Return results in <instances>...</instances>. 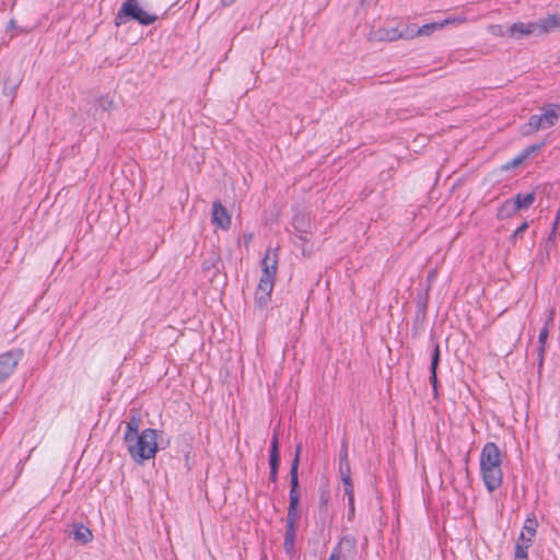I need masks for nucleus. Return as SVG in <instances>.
Segmentation results:
<instances>
[{
	"instance_id": "1",
	"label": "nucleus",
	"mask_w": 560,
	"mask_h": 560,
	"mask_svg": "<svg viewBox=\"0 0 560 560\" xmlns=\"http://www.w3.org/2000/svg\"><path fill=\"white\" fill-rule=\"evenodd\" d=\"M278 269V252L268 248L261 260V276L255 292V305L260 310L265 308L270 300L275 287Z\"/></svg>"
},
{
	"instance_id": "2",
	"label": "nucleus",
	"mask_w": 560,
	"mask_h": 560,
	"mask_svg": "<svg viewBox=\"0 0 560 560\" xmlns=\"http://www.w3.org/2000/svg\"><path fill=\"white\" fill-rule=\"evenodd\" d=\"M156 435V430L149 428L144 429L139 435L132 438V441L125 442L128 452L135 462L141 464L155 456L158 452Z\"/></svg>"
},
{
	"instance_id": "3",
	"label": "nucleus",
	"mask_w": 560,
	"mask_h": 560,
	"mask_svg": "<svg viewBox=\"0 0 560 560\" xmlns=\"http://www.w3.org/2000/svg\"><path fill=\"white\" fill-rule=\"evenodd\" d=\"M560 118V104H547L540 108V114L532 115L528 121L522 127L524 136L548 129L557 125Z\"/></svg>"
},
{
	"instance_id": "4",
	"label": "nucleus",
	"mask_w": 560,
	"mask_h": 560,
	"mask_svg": "<svg viewBox=\"0 0 560 560\" xmlns=\"http://www.w3.org/2000/svg\"><path fill=\"white\" fill-rule=\"evenodd\" d=\"M158 20V15L144 11L138 0H125L115 15L116 26H120L129 21H136L140 25L148 26Z\"/></svg>"
},
{
	"instance_id": "5",
	"label": "nucleus",
	"mask_w": 560,
	"mask_h": 560,
	"mask_svg": "<svg viewBox=\"0 0 560 560\" xmlns=\"http://www.w3.org/2000/svg\"><path fill=\"white\" fill-rule=\"evenodd\" d=\"M301 445L299 444L295 450L294 458L290 467V491H289V506L291 510H299L300 504V481H299V465H300Z\"/></svg>"
},
{
	"instance_id": "6",
	"label": "nucleus",
	"mask_w": 560,
	"mask_h": 560,
	"mask_svg": "<svg viewBox=\"0 0 560 560\" xmlns=\"http://www.w3.org/2000/svg\"><path fill=\"white\" fill-rule=\"evenodd\" d=\"M294 235L303 243H308L312 235V223L308 214L296 212L292 218Z\"/></svg>"
},
{
	"instance_id": "7",
	"label": "nucleus",
	"mask_w": 560,
	"mask_h": 560,
	"mask_svg": "<svg viewBox=\"0 0 560 560\" xmlns=\"http://www.w3.org/2000/svg\"><path fill=\"white\" fill-rule=\"evenodd\" d=\"M501 452L498 445L493 442L486 443L480 454V470L501 466Z\"/></svg>"
},
{
	"instance_id": "8",
	"label": "nucleus",
	"mask_w": 560,
	"mask_h": 560,
	"mask_svg": "<svg viewBox=\"0 0 560 560\" xmlns=\"http://www.w3.org/2000/svg\"><path fill=\"white\" fill-rule=\"evenodd\" d=\"M23 358L21 349H13L0 354V373L7 380Z\"/></svg>"
},
{
	"instance_id": "9",
	"label": "nucleus",
	"mask_w": 560,
	"mask_h": 560,
	"mask_svg": "<svg viewBox=\"0 0 560 560\" xmlns=\"http://www.w3.org/2000/svg\"><path fill=\"white\" fill-rule=\"evenodd\" d=\"M500 35L501 36H505V37L516 38V39H521V38H523L525 36H530V35L537 36L536 27H535V22H528V23L516 22V23H513L512 25L506 26L505 27V32L504 33H500Z\"/></svg>"
},
{
	"instance_id": "10",
	"label": "nucleus",
	"mask_w": 560,
	"mask_h": 560,
	"mask_svg": "<svg viewBox=\"0 0 560 560\" xmlns=\"http://www.w3.org/2000/svg\"><path fill=\"white\" fill-rule=\"evenodd\" d=\"M485 487L489 492H493L502 485L503 472L501 466H495L480 470Z\"/></svg>"
},
{
	"instance_id": "11",
	"label": "nucleus",
	"mask_w": 560,
	"mask_h": 560,
	"mask_svg": "<svg viewBox=\"0 0 560 560\" xmlns=\"http://www.w3.org/2000/svg\"><path fill=\"white\" fill-rule=\"evenodd\" d=\"M280 466V451H279V439L278 434L275 433L270 441V450H269V480L271 482H276L278 479V470Z\"/></svg>"
},
{
	"instance_id": "12",
	"label": "nucleus",
	"mask_w": 560,
	"mask_h": 560,
	"mask_svg": "<svg viewBox=\"0 0 560 560\" xmlns=\"http://www.w3.org/2000/svg\"><path fill=\"white\" fill-rule=\"evenodd\" d=\"M212 223L224 231L229 230L231 226V215L228 212L226 208L221 203V201L217 200L212 203V213H211Z\"/></svg>"
},
{
	"instance_id": "13",
	"label": "nucleus",
	"mask_w": 560,
	"mask_h": 560,
	"mask_svg": "<svg viewBox=\"0 0 560 560\" xmlns=\"http://www.w3.org/2000/svg\"><path fill=\"white\" fill-rule=\"evenodd\" d=\"M441 360V351L439 343H434L432 354H431V363H430V384L432 385L434 398L439 397L438 392V366Z\"/></svg>"
},
{
	"instance_id": "14",
	"label": "nucleus",
	"mask_w": 560,
	"mask_h": 560,
	"mask_svg": "<svg viewBox=\"0 0 560 560\" xmlns=\"http://www.w3.org/2000/svg\"><path fill=\"white\" fill-rule=\"evenodd\" d=\"M560 26V16L550 14L547 18L535 21L537 36L548 34Z\"/></svg>"
},
{
	"instance_id": "15",
	"label": "nucleus",
	"mask_w": 560,
	"mask_h": 560,
	"mask_svg": "<svg viewBox=\"0 0 560 560\" xmlns=\"http://www.w3.org/2000/svg\"><path fill=\"white\" fill-rule=\"evenodd\" d=\"M553 315H555V312L550 311L549 317L546 320L545 326L540 329L539 335H538L539 365L542 364V359H544V353H545V346H546V341H547L548 334H549V325L552 324V322H553Z\"/></svg>"
},
{
	"instance_id": "16",
	"label": "nucleus",
	"mask_w": 560,
	"mask_h": 560,
	"mask_svg": "<svg viewBox=\"0 0 560 560\" xmlns=\"http://www.w3.org/2000/svg\"><path fill=\"white\" fill-rule=\"evenodd\" d=\"M537 527H538L537 520H536L535 515L532 514L530 516L526 517L520 536H523L525 539H528V537H529L530 545H533L534 538L537 533Z\"/></svg>"
},
{
	"instance_id": "17",
	"label": "nucleus",
	"mask_w": 560,
	"mask_h": 560,
	"mask_svg": "<svg viewBox=\"0 0 560 560\" xmlns=\"http://www.w3.org/2000/svg\"><path fill=\"white\" fill-rule=\"evenodd\" d=\"M517 210H525L533 206L536 199V195L534 191L528 194H517L513 198H511Z\"/></svg>"
},
{
	"instance_id": "18",
	"label": "nucleus",
	"mask_w": 560,
	"mask_h": 560,
	"mask_svg": "<svg viewBox=\"0 0 560 560\" xmlns=\"http://www.w3.org/2000/svg\"><path fill=\"white\" fill-rule=\"evenodd\" d=\"M72 535L81 544H86L93 538L91 529L83 524H74Z\"/></svg>"
},
{
	"instance_id": "19",
	"label": "nucleus",
	"mask_w": 560,
	"mask_h": 560,
	"mask_svg": "<svg viewBox=\"0 0 560 560\" xmlns=\"http://www.w3.org/2000/svg\"><path fill=\"white\" fill-rule=\"evenodd\" d=\"M517 208L513 203L512 199H506L498 209L497 219L505 220L513 217L517 212Z\"/></svg>"
},
{
	"instance_id": "20",
	"label": "nucleus",
	"mask_w": 560,
	"mask_h": 560,
	"mask_svg": "<svg viewBox=\"0 0 560 560\" xmlns=\"http://www.w3.org/2000/svg\"><path fill=\"white\" fill-rule=\"evenodd\" d=\"M532 547L530 538L525 539L523 536H518L515 544L514 558H528V549Z\"/></svg>"
},
{
	"instance_id": "21",
	"label": "nucleus",
	"mask_w": 560,
	"mask_h": 560,
	"mask_svg": "<svg viewBox=\"0 0 560 560\" xmlns=\"http://www.w3.org/2000/svg\"><path fill=\"white\" fill-rule=\"evenodd\" d=\"M139 424H140V419L138 417L132 416L129 419V421L127 422V425H126L124 442L132 441V438L140 434V433H138Z\"/></svg>"
},
{
	"instance_id": "22",
	"label": "nucleus",
	"mask_w": 560,
	"mask_h": 560,
	"mask_svg": "<svg viewBox=\"0 0 560 560\" xmlns=\"http://www.w3.org/2000/svg\"><path fill=\"white\" fill-rule=\"evenodd\" d=\"M349 545L351 549H355V540L351 536H343L339 545H337L330 552L327 560H340L341 545Z\"/></svg>"
},
{
	"instance_id": "23",
	"label": "nucleus",
	"mask_w": 560,
	"mask_h": 560,
	"mask_svg": "<svg viewBox=\"0 0 560 560\" xmlns=\"http://www.w3.org/2000/svg\"><path fill=\"white\" fill-rule=\"evenodd\" d=\"M20 80L19 79H12L10 77H7L4 79V84H3V94L8 97L11 98V101L14 98L15 96V93L19 89V85H20Z\"/></svg>"
},
{
	"instance_id": "24",
	"label": "nucleus",
	"mask_w": 560,
	"mask_h": 560,
	"mask_svg": "<svg viewBox=\"0 0 560 560\" xmlns=\"http://www.w3.org/2000/svg\"><path fill=\"white\" fill-rule=\"evenodd\" d=\"M296 538V529H285L283 549L285 553L292 556L294 553V542Z\"/></svg>"
},
{
	"instance_id": "25",
	"label": "nucleus",
	"mask_w": 560,
	"mask_h": 560,
	"mask_svg": "<svg viewBox=\"0 0 560 560\" xmlns=\"http://www.w3.org/2000/svg\"><path fill=\"white\" fill-rule=\"evenodd\" d=\"M96 107H97V109H101L102 112L112 110L115 107L113 97H110L109 94L101 95L96 100Z\"/></svg>"
},
{
	"instance_id": "26",
	"label": "nucleus",
	"mask_w": 560,
	"mask_h": 560,
	"mask_svg": "<svg viewBox=\"0 0 560 560\" xmlns=\"http://www.w3.org/2000/svg\"><path fill=\"white\" fill-rule=\"evenodd\" d=\"M450 23L448 20H445L444 23H429L424 24L418 28L417 35L419 36H428L432 34L435 30L442 28L444 24Z\"/></svg>"
},
{
	"instance_id": "27",
	"label": "nucleus",
	"mask_w": 560,
	"mask_h": 560,
	"mask_svg": "<svg viewBox=\"0 0 560 560\" xmlns=\"http://www.w3.org/2000/svg\"><path fill=\"white\" fill-rule=\"evenodd\" d=\"M342 482L343 492L347 499L352 502L354 497V487L351 476L340 478Z\"/></svg>"
},
{
	"instance_id": "28",
	"label": "nucleus",
	"mask_w": 560,
	"mask_h": 560,
	"mask_svg": "<svg viewBox=\"0 0 560 560\" xmlns=\"http://www.w3.org/2000/svg\"><path fill=\"white\" fill-rule=\"evenodd\" d=\"M299 518H300L299 510L288 509L287 518H285V522H287L285 529H296V522Z\"/></svg>"
},
{
	"instance_id": "29",
	"label": "nucleus",
	"mask_w": 560,
	"mask_h": 560,
	"mask_svg": "<svg viewBox=\"0 0 560 560\" xmlns=\"http://www.w3.org/2000/svg\"><path fill=\"white\" fill-rule=\"evenodd\" d=\"M329 500H330L329 491L326 489H320L319 503H318L320 513L327 512V506H328Z\"/></svg>"
},
{
	"instance_id": "30",
	"label": "nucleus",
	"mask_w": 560,
	"mask_h": 560,
	"mask_svg": "<svg viewBox=\"0 0 560 560\" xmlns=\"http://www.w3.org/2000/svg\"><path fill=\"white\" fill-rule=\"evenodd\" d=\"M427 307H428L427 298L419 295L418 300H417V317L418 318H420V317L423 318L425 316Z\"/></svg>"
},
{
	"instance_id": "31",
	"label": "nucleus",
	"mask_w": 560,
	"mask_h": 560,
	"mask_svg": "<svg viewBox=\"0 0 560 560\" xmlns=\"http://www.w3.org/2000/svg\"><path fill=\"white\" fill-rule=\"evenodd\" d=\"M544 147V142L532 144L526 147L523 152L521 153L523 158L526 160L528 156H530L533 153L539 151Z\"/></svg>"
},
{
	"instance_id": "32",
	"label": "nucleus",
	"mask_w": 560,
	"mask_h": 560,
	"mask_svg": "<svg viewBox=\"0 0 560 560\" xmlns=\"http://www.w3.org/2000/svg\"><path fill=\"white\" fill-rule=\"evenodd\" d=\"M559 222H560V207H559V210L557 212V215L552 222V226H551V232L548 236V241L549 242H553L555 238H556V235H557V230H558V225H559Z\"/></svg>"
},
{
	"instance_id": "33",
	"label": "nucleus",
	"mask_w": 560,
	"mask_h": 560,
	"mask_svg": "<svg viewBox=\"0 0 560 560\" xmlns=\"http://www.w3.org/2000/svg\"><path fill=\"white\" fill-rule=\"evenodd\" d=\"M404 35L398 32L397 28H390L385 31V37L387 40H396L398 38H401Z\"/></svg>"
},
{
	"instance_id": "34",
	"label": "nucleus",
	"mask_w": 560,
	"mask_h": 560,
	"mask_svg": "<svg viewBox=\"0 0 560 560\" xmlns=\"http://www.w3.org/2000/svg\"><path fill=\"white\" fill-rule=\"evenodd\" d=\"M338 474L340 478L351 476L350 463H342L338 465Z\"/></svg>"
},
{
	"instance_id": "35",
	"label": "nucleus",
	"mask_w": 560,
	"mask_h": 560,
	"mask_svg": "<svg viewBox=\"0 0 560 560\" xmlns=\"http://www.w3.org/2000/svg\"><path fill=\"white\" fill-rule=\"evenodd\" d=\"M350 463L348 458V446L346 441L342 442L341 450L339 453V464Z\"/></svg>"
},
{
	"instance_id": "36",
	"label": "nucleus",
	"mask_w": 560,
	"mask_h": 560,
	"mask_svg": "<svg viewBox=\"0 0 560 560\" xmlns=\"http://www.w3.org/2000/svg\"><path fill=\"white\" fill-rule=\"evenodd\" d=\"M525 159L523 158L522 154H520L518 156L514 158L512 161H510L505 166L504 168L505 170H510L512 167H516L518 166Z\"/></svg>"
},
{
	"instance_id": "37",
	"label": "nucleus",
	"mask_w": 560,
	"mask_h": 560,
	"mask_svg": "<svg viewBox=\"0 0 560 560\" xmlns=\"http://www.w3.org/2000/svg\"><path fill=\"white\" fill-rule=\"evenodd\" d=\"M528 229V223L524 221L513 233L512 237H522V234Z\"/></svg>"
},
{
	"instance_id": "38",
	"label": "nucleus",
	"mask_w": 560,
	"mask_h": 560,
	"mask_svg": "<svg viewBox=\"0 0 560 560\" xmlns=\"http://www.w3.org/2000/svg\"><path fill=\"white\" fill-rule=\"evenodd\" d=\"M348 518L351 520V517L354 515V499L351 501L348 500Z\"/></svg>"
},
{
	"instance_id": "39",
	"label": "nucleus",
	"mask_w": 560,
	"mask_h": 560,
	"mask_svg": "<svg viewBox=\"0 0 560 560\" xmlns=\"http://www.w3.org/2000/svg\"><path fill=\"white\" fill-rule=\"evenodd\" d=\"M491 28H492V33L494 35H499V36H501L500 33H504L505 32V28H503V26H501V25H494Z\"/></svg>"
},
{
	"instance_id": "40",
	"label": "nucleus",
	"mask_w": 560,
	"mask_h": 560,
	"mask_svg": "<svg viewBox=\"0 0 560 560\" xmlns=\"http://www.w3.org/2000/svg\"><path fill=\"white\" fill-rule=\"evenodd\" d=\"M235 0H222L223 5H231Z\"/></svg>"
},
{
	"instance_id": "41",
	"label": "nucleus",
	"mask_w": 560,
	"mask_h": 560,
	"mask_svg": "<svg viewBox=\"0 0 560 560\" xmlns=\"http://www.w3.org/2000/svg\"><path fill=\"white\" fill-rule=\"evenodd\" d=\"M514 560H528V558H514Z\"/></svg>"
},
{
	"instance_id": "42",
	"label": "nucleus",
	"mask_w": 560,
	"mask_h": 560,
	"mask_svg": "<svg viewBox=\"0 0 560 560\" xmlns=\"http://www.w3.org/2000/svg\"><path fill=\"white\" fill-rule=\"evenodd\" d=\"M250 238H252L250 234L248 236H246V241H249Z\"/></svg>"
}]
</instances>
